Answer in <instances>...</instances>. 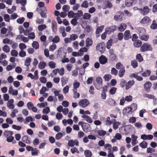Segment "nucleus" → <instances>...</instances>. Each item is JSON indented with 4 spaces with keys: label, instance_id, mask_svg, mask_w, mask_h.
<instances>
[{
    "label": "nucleus",
    "instance_id": "49530a36",
    "mask_svg": "<svg viewBox=\"0 0 157 157\" xmlns=\"http://www.w3.org/2000/svg\"><path fill=\"white\" fill-rule=\"evenodd\" d=\"M81 7L82 8H87L88 7V4L87 1H83L81 5Z\"/></svg>",
    "mask_w": 157,
    "mask_h": 157
},
{
    "label": "nucleus",
    "instance_id": "4be33fe9",
    "mask_svg": "<svg viewBox=\"0 0 157 157\" xmlns=\"http://www.w3.org/2000/svg\"><path fill=\"white\" fill-rule=\"evenodd\" d=\"M86 46L87 47L91 46L93 44V41L89 38H87L86 40Z\"/></svg>",
    "mask_w": 157,
    "mask_h": 157
},
{
    "label": "nucleus",
    "instance_id": "a211bd4d",
    "mask_svg": "<svg viewBox=\"0 0 157 157\" xmlns=\"http://www.w3.org/2000/svg\"><path fill=\"white\" fill-rule=\"evenodd\" d=\"M142 44V41L140 40H137L134 41L133 43L134 46L136 48L140 47Z\"/></svg>",
    "mask_w": 157,
    "mask_h": 157
},
{
    "label": "nucleus",
    "instance_id": "c85d7f7f",
    "mask_svg": "<svg viewBox=\"0 0 157 157\" xmlns=\"http://www.w3.org/2000/svg\"><path fill=\"white\" fill-rule=\"evenodd\" d=\"M68 79L67 78L62 77L61 78L62 85L63 86L65 85L68 82Z\"/></svg>",
    "mask_w": 157,
    "mask_h": 157
},
{
    "label": "nucleus",
    "instance_id": "dca6fc26",
    "mask_svg": "<svg viewBox=\"0 0 157 157\" xmlns=\"http://www.w3.org/2000/svg\"><path fill=\"white\" fill-rule=\"evenodd\" d=\"M14 101L13 99H11L8 101L7 103V106L10 109H13L14 107V105L13 104Z\"/></svg>",
    "mask_w": 157,
    "mask_h": 157
},
{
    "label": "nucleus",
    "instance_id": "f704fd0d",
    "mask_svg": "<svg viewBox=\"0 0 157 157\" xmlns=\"http://www.w3.org/2000/svg\"><path fill=\"white\" fill-rule=\"evenodd\" d=\"M151 72L149 70H147L142 74V75L143 77H147L150 76Z\"/></svg>",
    "mask_w": 157,
    "mask_h": 157
},
{
    "label": "nucleus",
    "instance_id": "b1692460",
    "mask_svg": "<svg viewBox=\"0 0 157 157\" xmlns=\"http://www.w3.org/2000/svg\"><path fill=\"white\" fill-rule=\"evenodd\" d=\"M13 134V132L11 131L6 130L4 132V136L6 137L12 136Z\"/></svg>",
    "mask_w": 157,
    "mask_h": 157
},
{
    "label": "nucleus",
    "instance_id": "e2e57ef3",
    "mask_svg": "<svg viewBox=\"0 0 157 157\" xmlns=\"http://www.w3.org/2000/svg\"><path fill=\"white\" fill-rule=\"evenodd\" d=\"M25 20V19L24 17H22L17 19V23L20 24H21L24 22Z\"/></svg>",
    "mask_w": 157,
    "mask_h": 157
},
{
    "label": "nucleus",
    "instance_id": "6ab92c4d",
    "mask_svg": "<svg viewBox=\"0 0 157 157\" xmlns=\"http://www.w3.org/2000/svg\"><path fill=\"white\" fill-rule=\"evenodd\" d=\"M127 25L124 23H121L118 28V30L121 32L123 31L126 29Z\"/></svg>",
    "mask_w": 157,
    "mask_h": 157
},
{
    "label": "nucleus",
    "instance_id": "603ef678",
    "mask_svg": "<svg viewBox=\"0 0 157 157\" xmlns=\"http://www.w3.org/2000/svg\"><path fill=\"white\" fill-rule=\"evenodd\" d=\"M59 37L58 36H56L52 40V41L54 43H57L59 42Z\"/></svg>",
    "mask_w": 157,
    "mask_h": 157
},
{
    "label": "nucleus",
    "instance_id": "79ce46f5",
    "mask_svg": "<svg viewBox=\"0 0 157 157\" xmlns=\"http://www.w3.org/2000/svg\"><path fill=\"white\" fill-rule=\"evenodd\" d=\"M150 28L153 29H157V24L155 23V21L154 20L152 21V23L151 25Z\"/></svg>",
    "mask_w": 157,
    "mask_h": 157
},
{
    "label": "nucleus",
    "instance_id": "ddd939ff",
    "mask_svg": "<svg viewBox=\"0 0 157 157\" xmlns=\"http://www.w3.org/2000/svg\"><path fill=\"white\" fill-rule=\"evenodd\" d=\"M99 62L102 64H104L107 62V59L103 55L101 56L99 58Z\"/></svg>",
    "mask_w": 157,
    "mask_h": 157
},
{
    "label": "nucleus",
    "instance_id": "58836bf2",
    "mask_svg": "<svg viewBox=\"0 0 157 157\" xmlns=\"http://www.w3.org/2000/svg\"><path fill=\"white\" fill-rule=\"evenodd\" d=\"M126 81L124 79H122L120 81V85L122 88L124 87L125 86H126Z\"/></svg>",
    "mask_w": 157,
    "mask_h": 157
},
{
    "label": "nucleus",
    "instance_id": "6e6552de",
    "mask_svg": "<svg viewBox=\"0 0 157 157\" xmlns=\"http://www.w3.org/2000/svg\"><path fill=\"white\" fill-rule=\"evenodd\" d=\"M116 14L114 17V19L116 21H119L122 19L124 13L122 11H119L116 13Z\"/></svg>",
    "mask_w": 157,
    "mask_h": 157
},
{
    "label": "nucleus",
    "instance_id": "7ed1b4c3",
    "mask_svg": "<svg viewBox=\"0 0 157 157\" xmlns=\"http://www.w3.org/2000/svg\"><path fill=\"white\" fill-rule=\"evenodd\" d=\"M96 48L101 53L104 52L105 48V44L104 43H101L97 44Z\"/></svg>",
    "mask_w": 157,
    "mask_h": 157
},
{
    "label": "nucleus",
    "instance_id": "cd10ccee",
    "mask_svg": "<svg viewBox=\"0 0 157 157\" xmlns=\"http://www.w3.org/2000/svg\"><path fill=\"white\" fill-rule=\"evenodd\" d=\"M123 112L125 114H131L132 112V109L130 107H128L124 109Z\"/></svg>",
    "mask_w": 157,
    "mask_h": 157
},
{
    "label": "nucleus",
    "instance_id": "393cba45",
    "mask_svg": "<svg viewBox=\"0 0 157 157\" xmlns=\"http://www.w3.org/2000/svg\"><path fill=\"white\" fill-rule=\"evenodd\" d=\"M149 12V10L148 7L147 6H146L144 7L142 13H141L144 15H145L147 14Z\"/></svg>",
    "mask_w": 157,
    "mask_h": 157
},
{
    "label": "nucleus",
    "instance_id": "c03bdc74",
    "mask_svg": "<svg viewBox=\"0 0 157 157\" xmlns=\"http://www.w3.org/2000/svg\"><path fill=\"white\" fill-rule=\"evenodd\" d=\"M32 47L36 49H38L39 48V44L37 41H33L32 44Z\"/></svg>",
    "mask_w": 157,
    "mask_h": 157
},
{
    "label": "nucleus",
    "instance_id": "423d86ee",
    "mask_svg": "<svg viewBox=\"0 0 157 157\" xmlns=\"http://www.w3.org/2000/svg\"><path fill=\"white\" fill-rule=\"evenodd\" d=\"M89 104V102L86 99L81 100L78 102V105L83 108L86 107Z\"/></svg>",
    "mask_w": 157,
    "mask_h": 157
},
{
    "label": "nucleus",
    "instance_id": "f8f14e48",
    "mask_svg": "<svg viewBox=\"0 0 157 157\" xmlns=\"http://www.w3.org/2000/svg\"><path fill=\"white\" fill-rule=\"evenodd\" d=\"M153 136L151 135H146L144 134L141 136V138L144 140H151L153 138Z\"/></svg>",
    "mask_w": 157,
    "mask_h": 157
},
{
    "label": "nucleus",
    "instance_id": "2f4dec72",
    "mask_svg": "<svg viewBox=\"0 0 157 157\" xmlns=\"http://www.w3.org/2000/svg\"><path fill=\"white\" fill-rule=\"evenodd\" d=\"M31 59L29 57H28L26 58L25 62V65L27 66V67L29 68V66L30 64V62H31Z\"/></svg>",
    "mask_w": 157,
    "mask_h": 157
},
{
    "label": "nucleus",
    "instance_id": "4c0bfd02",
    "mask_svg": "<svg viewBox=\"0 0 157 157\" xmlns=\"http://www.w3.org/2000/svg\"><path fill=\"white\" fill-rule=\"evenodd\" d=\"M84 155L86 157H91L92 154L91 151L87 150L84 151Z\"/></svg>",
    "mask_w": 157,
    "mask_h": 157
},
{
    "label": "nucleus",
    "instance_id": "de8ad7c7",
    "mask_svg": "<svg viewBox=\"0 0 157 157\" xmlns=\"http://www.w3.org/2000/svg\"><path fill=\"white\" fill-rule=\"evenodd\" d=\"M46 12L47 10L46 9L44 11L41 12L40 15L42 17L44 18L47 17Z\"/></svg>",
    "mask_w": 157,
    "mask_h": 157
},
{
    "label": "nucleus",
    "instance_id": "37998d69",
    "mask_svg": "<svg viewBox=\"0 0 157 157\" xmlns=\"http://www.w3.org/2000/svg\"><path fill=\"white\" fill-rule=\"evenodd\" d=\"M105 147L106 149L109 150V152H111L112 151L111 150L112 146L111 144H106L105 145Z\"/></svg>",
    "mask_w": 157,
    "mask_h": 157
},
{
    "label": "nucleus",
    "instance_id": "a878e982",
    "mask_svg": "<svg viewBox=\"0 0 157 157\" xmlns=\"http://www.w3.org/2000/svg\"><path fill=\"white\" fill-rule=\"evenodd\" d=\"M21 140L23 142L27 144L30 143V141L28 139V136H24L21 138Z\"/></svg>",
    "mask_w": 157,
    "mask_h": 157
},
{
    "label": "nucleus",
    "instance_id": "ea45409f",
    "mask_svg": "<svg viewBox=\"0 0 157 157\" xmlns=\"http://www.w3.org/2000/svg\"><path fill=\"white\" fill-rule=\"evenodd\" d=\"M109 58L111 60L113 61L116 59L117 57L115 54L112 53L110 54Z\"/></svg>",
    "mask_w": 157,
    "mask_h": 157
},
{
    "label": "nucleus",
    "instance_id": "f03ea898",
    "mask_svg": "<svg viewBox=\"0 0 157 157\" xmlns=\"http://www.w3.org/2000/svg\"><path fill=\"white\" fill-rule=\"evenodd\" d=\"M117 29V27L116 25H112L107 27L105 29V32L108 34H110L112 33H113Z\"/></svg>",
    "mask_w": 157,
    "mask_h": 157
},
{
    "label": "nucleus",
    "instance_id": "6e6d98bb",
    "mask_svg": "<svg viewBox=\"0 0 157 157\" xmlns=\"http://www.w3.org/2000/svg\"><path fill=\"white\" fill-rule=\"evenodd\" d=\"M3 51L6 52L8 53L10 52V48L9 46L7 45H5L3 48Z\"/></svg>",
    "mask_w": 157,
    "mask_h": 157
},
{
    "label": "nucleus",
    "instance_id": "f257e3e1",
    "mask_svg": "<svg viewBox=\"0 0 157 157\" xmlns=\"http://www.w3.org/2000/svg\"><path fill=\"white\" fill-rule=\"evenodd\" d=\"M152 50V48L151 46L147 43H144L140 48V50L142 52L151 51Z\"/></svg>",
    "mask_w": 157,
    "mask_h": 157
},
{
    "label": "nucleus",
    "instance_id": "338daca9",
    "mask_svg": "<svg viewBox=\"0 0 157 157\" xmlns=\"http://www.w3.org/2000/svg\"><path fill=\"white\" fill-rule=\"evenodd\" d=\"M11 54L12 56H17L18 55V52L15 50H12L11 51Z\"/></svg>",
    "mask_w": 157,
    "mask_h": 157
},
{
    "label": "nucleus",
    "instance_id": "9b49d317",
    "mask_svg": "<svg viewBox=\"0 0 157 157\" xmlns=\"http://www.w3.org/2000/svg\"><path fill=\"white\" fill-rule=\"evenodd\" d=\"M124 39L125 40H128L129 39L131 38L130 32L129 30H126L124 33Z\"/></svg>",
    "mask_w": 157,
    "mask_h": 157
},
{
    "label": "nucleus",
    "instance_id": "0e129e2a",
    "mask_svg": "<svg viewBox=\"0 0 157 157\" xmlns=\"http://www.w3.org/2000/svg\"><path fill=\"white\" fill-rule=\"evenodd\" d=\"M98 134L100 136H104L106 133V131L103 130H99L98 132Z\"/></svg>",
    "mask_w": 157,
    "mask_h": 157
},
{
    "label": "nucleus",
    "instance_id": "f3484780",
    "mask_svg": "<svg viewBox=\"0 0 157 157\" xmlns=\"http://www.w3.org/2000/svg\"><path fill=\"white\" fill-rule=\"evenodd\" d=\"M90 126V124L88 123H84L82 127L83 131L86 132H89L88 128Z\"/></svg>",
    "mask_w": 157,
    "mask_h": 157
},
{
    "label": "nucleus",
    "instance_id": "c9c22d12",
    "mask_svg": "<svg viewBox=\"0 0 157 157\" xmlns=\"http://www.w3.org/2000/svg\"><path fill=\"white\" fill-rule=\"evenodd\" d=\"M138 63L136 60H132L131 62V65L134 68H136L138 66Z\"/></svg>",
    "mask_w": 157,
    "mask_h": 157
},
{
    "label": "nucleus",
    "instance_id": "09e8293b",
    "mask_svg": "<svg viewBox=\"0 0 157 157\" xmlns=\"http://www.w3.org/2000/svg\"><path fill=\"white\" fill-rule=\"evenodd\" d=\"M113 40L112 39L109 40L106 44V48L107 49H109L110 46L112 45Z\"/></svg>",
    "mask_w": 157,
    "mask_h": 157
},
{
    "label": "nucleus",
    "instance_id": "bf43d9fd",
    "mask_svg": "<svg viewBox=\"0 0 157 157\" xmlns=\"http://www.w3.org/2000/svg\"><path fill=\"white\" fill-rule=\"evenodd\" d=\"M117 89L115 87H112L109 90L110 93L112 95L114 94L116 91Z\"/></svg>",
    "mask_w": 157,
    "mask_h": 157
},
{
    "label": "nucleus",
    "instance_id": "1a4fd4ad",
    "mask_svg": "<svg viewBox=\"0 0 157 157\" xmlns=\"http://www.w3.org/2000/svg\"><path fill=\"white\" fill-rule=\"evenodd\" d=\"M136 3V0H125V5L126 6L130 7Z\"/></svg>",
    "mask_w": 157,
    "mask_h": 157
},
{
    "label": "nucleus",
    "instance_id": "13d9d810",
    "mask_svg": "<svg viewBox=\"0 0 157 157\" xmlns=\"http://www.w3.org/2000/svg\"><path fill=\"white\" fill-rule=\"evenodd\" d=\"M91 17L90 14L88 13H85L83 16V18L85 19H89Z\"/></svg>",
    "mask_w": 157,
    "mask_h": 157
},
{
    "label": "nucleus",
    "instance_id": "3c124183",
    "mask_svg": "<svg viewBox=\"0 0 157 157\" xmlns=\"http://www.w3.org/2000/svg\"><path fill=\"white\" fill-rule=\"evenodd\" d=\"M112 75H105L104 76L105 81H108L112 78Z\"/></svg>",
    "mask_w": 157,
    "mask_h": 157
},
{
    "label": "nucleus",
    "instance_id": "a18cd8bd",
    "mask_svg": "<svg viewBox=\"0 0 157 157\" xmlns=\"http://www.w3.org/2000/svg\"><path fill=\"white\" fill-rule=\"evenodd\" d=\"M46 28V26L45 25H41L38 26V29L40 31H41Z\"/></svg>",
    "mask_w": 157,
    "mask_h": 157
},
{
    "label": "nucleus",
    "instance_id": "72a5a7b5",
    "mask_svg": "<svg viewBox=\"0 0 157 157\" xmlns=\"http://www.w3.org/2000/svg\"><path fill=\"white\" fill-rule=\"evenodd\" d=\"M132 75L134 78H135L138 81H141L143 80L142 77L141 76H138L136 74H133Z\"/></svg>",
    "mask_w": 157,
    "mask_h": 157
},
{
    "label": "nucleus",
    "instance_id": "bb28decb",
    "mask_svg": "<svg viewBox=\"0 0 157 157\" xmlns=\"http://www.w3.org/2000/svg\"><path fill=\"white\" fill-rule=\"evenodd\" d=\"M108 105L111 106H114L116 103L115 101L112 98H109L107 100Z\"/></svg>",
    "mask_w": 157,
    "mask_h": 157
},
{
    "label": "nucleus",
    "instance_id": "7c9ffc66",
    "mask_svg": "<svg viewBox=\"0 0 157 157\" xmlns=\"http://www.w3.org/2000/svg\"><path fill=\"white\" fill-rule=\"evenodd\" d=\"M46 65V63L44 62H40L39 64L38 67L41 69H43L45 68Z\"/></svg>",
    "mask_w": 157,
    "mask_h": 157
},
{
    "label": "nucleus",
    "instance_id": "864d4df0",
    "mask_svg": "<svg viewBox=\"0 0 157 157\" xmlns=\"http://www.w3.org/2000/svg\"><path fill=\"white\" fill-rule=\"evenodd\" d=\"M111 74L116 76L117 75L118 71L115 68L113 67L111 70Z\"/></svg>",
    "mask_w": 157,
    "mask_h": 157
},
{
    "label": "nucleus",
    "instance_id": "5fc2aeb1",
    "mask_svg": "<svg viewBox=\"0 0 157 157\" xmlns=\"http://www.w3.org/2000/svg\"><path fill=\"white\" fill-rule=\"evenodd\" d=\"M143 96L144 97L148 98L149 99H153L155 97V96L153 95H152L151 94H144L143 95Z\"/></svg>",
    "mask_w": 157,
    "mask_h": 157
},
{
    "label": "nucleus",
    "instance_id": "39448f33",
    "mask_svg": "<svg viewBox=\"0 0 157 157\" xmlns=\"http://www.w3.org/2000/svg\"><path fill=\"white\" fill-rule=\"evenodd\" d=\"M151 21V20L149 17L147 16H145L140 21V23L141 24L148 25H149Z\"/></svg>",
    "mask_w": 157,
    "mask_h": 157
},
{
    "label": "nucleus",
    "instance_id": "69168bd1",
    "mask_svg": "<svg viewBox=\"0 0 157 157\" xmlns=\"http://www.w3.org/2000/svg\"><path fill=\"white\" fill-rule=\"evenodd\" d=\"M96 81L97 83L99 85H101L102 83V80L101 77H98L96 79Z\"/></svg>",
    "mask_w": 157,
    "mask_h": 157
},
{
    "label": "nucleus",
    "instance_id": "774afa93",
    "mask_svg": "<svg viewBox=\"0 0 157 157\" xmlns=\"http://www.w3.org/2000/svg\"><path fill=\"white\" fill-rule=\"evenodd\" d=\"M118 39L119 40H122L123 37H124V35L123 33H118Z\"/></svg>",
    "mask_w": 157,
    "mask_h": 157
},
{
    "label": "nucleus",
    "instance_id": "5701e85b",
    "mask_svg": "<svg viewBox=\"0 0 157 157\" xmlns=\"http://www.w3.org/2000/svg\"><path fill=\"white\" fill-rule=\"evenodd\" d=\"M125 73V70L124 67H123L121 68L119 71L118 75L121 78L122 77L124 74Z\"/></svg>",
    "mask_w": 157,
    "mask_h": 157
},
{
    "label": "nucleus",
    "instance_id": "9d476101",
    "mask_svg": "<svg viewBox=\"0 0 157 157\" xmlns=\"http://www.w3.org/2000/svg\"><path fill=\"white\" fill-rule=\"evenodd\" d=\"M139 36L140 39L142 40L147 41L149 38L148 35H143L141 32L139 31Z\"/></svg>",
    "mask_w": 157,
    "mask_h": 157
},
{
    "label": "nucleus",
    "instance_id": "680f3d73",
    "mask_svg": "<svg viewBox=\"0 0 157 157\" xmlns=\"http://www.w3.org/2000/svg\"><path fill=\"white\" fill-rule=\"evenodd\" d=\"M49 66L51 68H54L56 66V63L53 61H50L49 63Z\"/></svg>",
    "mask_w": 157,
    "mask_h": 157
},
{
    "label": "nucleus",
    "instance_id": "a19ab883",
    "mask_svg": "<svg viewBox=\"0 0 157 157\" xmlns=\"http://www.w3.org/2000/svg\"><path fill=\"white\" fill-rule=\"evenodd\" d=\"M104 26L103 25L98 27L96 30V34H99V33L101 32L104 29Z\"/></svg>",
    "mask_w": 157,
    "mask_h": 157
},
{
    "label": "nucleus",
    "instance_id": "052dcab7",
    "mask_svg": "<svg viewBox=\"0 0 157 157\" xmlns=\"http://www.w3.org/2000/svg\"><path fill=\"white\" fill-rule=\"evenodd\" d=\"M77 19V18L72 19L71 21V24L74 26L76 25L78 23Z\"/></svg>",
    "mask_w": 157,
    "mask_h": 157
},
{
    "label": "nucleus",
    "instance_id": "20e7f679",
    "mask_svg": "<svg viewBox=\"0 0 157 157\" xmlns=\"http://www.w3.org/2000/svg\"><path fill=\"white\" fill-rule=\"evenodd\" d=\"M112 0H105L102 5V8L105 9L107 8H110L113 7V5L111 2Z\"/></svg>",
    "mask_w": 157,
    "mask_h": 157
},
{
    "label": "nucleus",
    "instance_id": "c756f323",
    "mask_svg": "<svg viewBox=\"0 0 157 157\" xmlns=\"http://www.w3.org/2000/svg\"><path fill=\"white\" fill-rule=\"evenodd\" d=\"M136 59L139 62H141L143 60V57L140 54H138L136 56Z\"/></svg>",
    "mask_w": 157,
    "mask_h": 157
},
{
    "label": "nucleus",
    "instance_id": "8fccbe9b",
    "mask_svg": "<svg viewBox=\"0 0 157 157\" xmlns=\"http://www.w3.org/2000/svg\"><path fill=\"white\" fill-rule=\"evenodd\" d=\"M39 151L36 148L33 149V150L32 151V155L33 156L37 155Z\"/></svg>",
    "mask_w": 157,
    "mask_h": 157
},
{
    "label": "nucleus",
    "instance_id": "4d7b16f0",
    "mask_svg": "<svg viewBox=\"0 0 157 157\" xmlns=\"http://www.w3.org/2000/svg\"><path fill=\"white\" fill-rule=\"evenodd\" d=\"M69 9V6L67 5H64L62 8L63 10L66 12L68 11Z\"/></svg>",
    "mask_w": 157,
    "mask_h": 157
},
{
    "label": "nucleus",
    "instance_id": "0eeeda50",
    "mask_svg": "<svg viewBox=\"0 0 157 157\" xmlns=\"http://www.w3.org/2000/svg\"><path fill=\"white\" fill-rule=\"evenodd\" d=\"M151 86V83L148 81H147L145 82L143 86L145 90L147 92H148L150 91Z\"/></svg>",
    "mask_w": 157,
    "mask_h": 157
},
{
    "label": "nucleus",
    "instance_id": "473e14b6",
    "mask_svg": "<svg viewBox=\"0 0 157 157\" xmlns=\"http://www.w3.org/2000/svg\"><path fill=\"white\" fill-rule=\"evenodd\" d=\"M73 91L74 93L73 97L75 98H78L79 97V94L77 92V90L76 89H73Z\"/></svg>",
    "mask_w": 157,
    "mask_h": 157
},
{
    "label": "nucleus",
    "instance_id": "412c9836",
    "mask_svg": "<svg viewBox=\"0 0 157 157\" xmlns=\"http://www.w3.org/2000/svg\"><path fill=\"white\" fill-rule=\"evenodd\" d=\"M52 29L53 32L55 33L57 31V23L56 21H52Z\"/></svg>",
    "mask_w": 157,
    "mask_h": 157
},
{
    "label": "nucleus",
    "instance_id": "2eb2a0df",
    "mask_svg": "<svg viewBox=\"0 0 157 157\" xmlns=\"http://www.w3.org/2000/svg\"><path fill=\"white\" fill-rule=\"evenodd\" d=\"M135 81L133 80H130L126 82L125 86V89L128 90L134 84Z\"/></svg>",
    "mask_w": 157,
    "mask_h": 157
},
{
    "label": "nucleus",
    "instance_id": "4468645a",
    "mask_svg": "<svg viewBox=\"0 0 157 157\" xmlns=\"http://www.w3.org/2000/svg\"><path fill=\"white\" fill-rule=\"evenodd\" d=\"M107 86H105L103 87V90L101 93V97L103 99H105L106 97V93L107 91L106 89Z\"/></svg>",
    "mask_w": 157,
    "mask_h": 157
},
{
    "label": "nucleus",
    "instance_id": "e433bc0d",
    "mask_svg": "<svg viewBox=\"0 0 157 157\" xmlns=\"http://www.w3.org/2000/svg\"><path fill=\"white\" fill-rule=\"evenodd\" d=\"M139 145L141 148H145L147 147V142L143 141Z\"/></svg>",
    "mask_w": 157,
    "mask_h": 157
},
{
    "label": "nucleus",
    "instance_id": "aec40b11",
    "mask_svg": "<svg viewBox=\"0 0 157 157\" xmlns=\"http://www.w3.org/2000/svg\"><path fill=\"white\" fill-rule=\"evenodd\" d=\"M82 117L84 118L88 122L91 123L92 122V120L89 116L86 115H83L82 116Z\"/></svg>",
    "mask_w": 157,
    "mask_h": 157
}]
</instances>
